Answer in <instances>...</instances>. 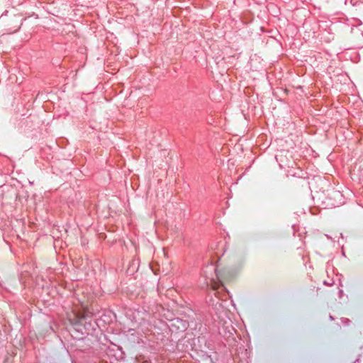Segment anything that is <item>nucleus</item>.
Instances as JSON below:
<instances>
[{
    "mask_svg": "<svg viewBox=\"0 0 363 363\" xmlns=\"http://www.w3.org/2000/svg\"><path fill=\"white\" fill-rule=\"evenodd\" d=\"M217 277L218 281H211V287L213 290H217L224 283L232 281L235 277V273L229 270H217Z\"/></svg>",
    "mask_w": 363,
    "mask_h": 363,
    "instance_id": "f257e3e1",
    "label": "nucleus"
},
{
    "mask_svg": "<svg viewBox=\"0 0 363 363\" xmlns=\"http://www.w3.org/2000/svg\"><path fill=\"white\" fill-rule=\"evenodd\" d=\"M89 315V310L83 307V310H73L69 314H68V319L72 325H77L81 323L82 320Z\"/></svg>",
    "mask_w": 363,
    "mask_h": 363,
    "instance_id": "f03ea898",
    "label": "nucleus"
}]
</instances>
